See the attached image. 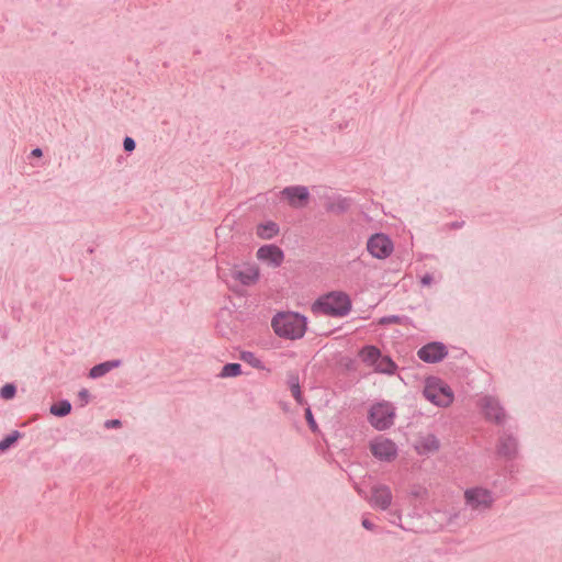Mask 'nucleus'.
Returning <instances> with one entry per match:
<instances>
[{"label": "nucleus", "instance_id": "1", "mask_svg": "<svg viewBox=\"0 0 562 562\" xmlns=\"http://www.w3.org/2000/svg\"><path fill=\"white\" fill-rule=\"evenodd\" d=\"M271 325L279 337L295 340L306 331V317L293 312L279 313L272 318Z\"/></svg>", "mask_w": 562, "mask_h": 562}, {"label": "nucleus", "instance_id": "2", "mask_svg": "<svg viewBox=\"0 0 562 562\" xmlns=\"http://www.w3.org/2000/svg\"><path fill=\"white\" fill-rule=\"evenodd\" d=\"M351 310L349 296L340 291H333L318 297L312 305L314 313H323L329 316L341 317Z\"/></svg>", "mask_w": 562, "mask_h": 562}, {"label": "nucleus", "instance_id": "3", "mask_svg": "<svg viewBox=\"0 0 562 562\" xmlns=\"http://www.w3.org/2000/svg\"><path fill=\"white\" fill-rule=\"evenodd\" d=\"M424 396L439 407H448L453 402V392L450 386L437 378L426 380Z\"/></svg>", "mask_w": 562, "mask_h": 562}, {"label": "nucleus", "instance_id": "4", "mask_svg": "<svg viewBox=\"0 0 562 562\" xmlns=\"http://www.w3.org/2000/svg\"><path fill=\"white\" fill-rule=\"evenodd\" d=\"M395 407L389 402L374 404L369 413L370 424L378 430H385L394 424Z\"/></svg>", "mask_w": 562, "mask_h": 562}, {"label": "nucleus", "instance_id": "5", "mask_svg": "<svg viewBox=\"0 0 562 562\" xmlns=\"http://www.w3.org/2000/svg\"><path fill=\"white\" fill-rule=\"evenodd\" d=\"M464 502L472 510L485 512L493 506L494 496L490 490L475 486L464 491Z\"/></svg>", "mask_w": 562, "mask_h": 562}, {"label": "nucleus", "instance_id": "6", "mask_svg": "<svg viewBox=\"0 0 562 562\" xmlns=\"http://www.w3.org/2000/svg\"><path fill=\"white\" fill-rule=\"evenodd\" d=\"M367 250L374 258L385 259L393 252L394 245L385 234H374L368 239Z\"/></svg>", "mask_w": 562, "mask_h": 562}, {"label": "nucleus", "instance_id": "7", "mask_svg": "<svg viewBox=\"0 0 562 562\" xmlns=\"http://www.w3.org/2000/svg\"><path fill=\"white\" fill-rule=\"evenodd\" d=\"M372 454L381 461H392L397 456L396 445L389 438L378 437L370 443Z\"/></svg>", "mask_w": 562, "mask_h": 562}, {"label": "nucleus", "instance_id": "8", "mask_svg": "<svg viewBox=\"0 0 562 562\" xmlns=\"http://www.w3.org/2000/svg\"><path fill=\"white\" fill-rule=\"evenodd\" d=\"M393 495L391 488L384 484H376L371 488V496L368 498L369 504L381 510H386L392 504Z\"/></svg>", "mask_w": 562, "mask_h": 562}, {"label": "nucleus", "instance_id": "9", "mask_svg": "<svg viewBox=\"0 0 562 562\" xmlns=\"http://www.w3.org/2000/svg\"><path fill=\"white\" fill-rule=\"evenodd\" d=\"M281 194L292 207L296 209L305 206L310 198L307 188L303 186L286 187L281 191Z\"/></svg>", "mask_w": 562, "mask_h": 562}, {"label": "nucleus", "instance_id": "10", "mask_svg": "<svg viewBox=\"0 0 562 562\" xmlns=\"http://www.w3.org/2000/svg\"><path fill=\"white\" fill-rule=\"evenodd\" d=\"M257 258L277 268L282 265L284 254L281 248L276 245H265L257 250Z\"/></svg>", "mask_w": 562, "mask_h": 562}, {"label": "nucleus", "instance_id": "11", "mask_svg": "<svg viewBox=\"0 0 562 562\" xmlns=\"http://www.w3.org/2000/svg\"><path fill=\"white\" fill-rule=\"evenodd\" d=\"M419 359L428 363H435L447 356L446 346L440 342H430L422 347L417 352Z\"/></svg>", "mask_w": 562, "mask_h": 562}, {"label": "nucleus", "instance_id": "12", "mask_svg": "<svg viewBox=\"0 0 562 562\" xmlns=\"http://www.w3.org/2000/svg\"><path fill=\"white\" fill-rule=\"evenodd\" d=\"M480 405L487 419L501 423L505 418L504 409L501 407L496 398L492 396H485L481 400Z\"/></svg>", "mask_w": 562, "mask_h": 562}, {"label": "nucleus", "instance_id": "13", "mask_svg": "<svg viewBox=\"0 0 562 562\" xmlns=\"http://www.w3.org/2000/svg\"><path fill=\"white\" fill-rule=\"evenodd\" d=\"M232 277L243 285H252L259 279V269L256 266H246L243 269L234 268Z\"/></svg>", "mask_w": 562, "mask_h": 562}, {"label": "nucleus", "instance_id": "14", "mask_svg": "<svg viewBox=\"0 0 562 562\" xmlns=\"http://www.w3.org/2000/svg\"><path fill=\"white\" fill-rule=\"evenodd\" d=\"M439 448L440 441L432 434H427L425 436L419 437L415 445V449L417 453L420 456L435 453L439 450Z\"/></svg>", "mask_w": 562, "mask_h": 562}, {"label": "nucleus", "instance_id": "15", "mask_svg": "<svg viewBox=\"0 0 562 562\" xmlns=\"http://www.w3.org/2000/svg\"><path fill=\"white\" fill-rule=\"evenodd\" d=\"M497 451H498V454H501L505 458L515 457L516 451H517L516 440L510 436L501 437Z\"/></svg>", "mask_w": 562, "mask_h": 562}, {"label": "nucleus", "instance_id": "16", "mask_svg": "<svg viewBox=\"0 0 562 562\" xmlns=\"http://www.w3.org/2000/svg\"><path fill=\"white\" fill-rule=\"evenodd\" d=\"M120 364H121L120 360L102 362L100 364L94 366L90 370L89 376L92 379L101 378L104 374H106L109 371H111L112 369L117 368Z\"/></svg>", "mask_w": 562, "mask_h": 562}, {"label": "nucleus", "instance_id": "17", "mask_svg": "<svg viewBox=\"0 0 562 562\" xmlns=\"http://www.w3.org/2000/svg\"><path fill=\"white\" fill-rule=\"evenodd\" d=\"M350 206V200L347 198H335L326 203V210L331 213L341 214Z\"/></svg>", "mask_w": 562, "mask_h": 562}, {"label": "nucleus", "instance_id": "18", "mask_svg": "<svg viewBox=\"0 0 562 562\" xmlns=\"http://www.w3.org/2000/svg\"><path fill=\"white\" fill-rule=\"evenodd\" d=\"M380 356V350L374 346H366L360 351V358L368 366H374Z\"/></svg>", "mask_w": 562, "mask_h": 562}, {"label": "nucleus", "instance_id": "19", "mask_svg": "<svg viewBox=\"0 0 562 562\" xmlns=\"http://www.w3.org/2000/svg\"><path fill=\"white\" fill-rule=\"evenodd\" d=\"M279 233V227L273 222L260 224L257 227V235L262 239H271Z\"/></svg>", "mask_w": 562, "mask_h": 562}, {"label": "nucleus", "instance_id": "20", "mask_svg": "<svg viewBox=\"0 0 562 562\" xmlns=\"http://www.w3.org/2000/svg\"><path fill=\"white\" fill-rule=\"evenodd\" d=\"M373 367L375 371L387 374L394 373L396 369V364L389 357L381 356Z\"/></svg>", "mask_w": 562, "mask_h": 562}, {"label": "nucleus", "instance_id": "21", "mask_svg": "<svg viewBox=\"0 0 562 562\" xmlns=\"http://www.w3.org/2000/svg\"><path fill=\"white\" fill-rule=\"evenodd\" d=\"M70 411H71V404L66 400L60 401L56 404H53L49 408L50 414H53L55 416H59V417L68 415L70 413Z\"/></svg>", "mask_w": 562, "mask_h": 562}, {"label": "nucleus", "instance_id": "22", "mask_svg": "<svg viewBox=\"0 0 562 562\" xmlns=\"http://www.w3.org/2000/svg\"><path fill=\"white\" fill-rule=\"evenodd\" d=\"M241 373V367L239 363H227L223 367L221 376L229 378L237 376Z\"/></svg>", "mask_w": 562, "mask_h": 562}, {"label": "nucleus", "instance_id": "23", "mask_svg": "<svg viewBox=\"0 0 562 562\" xmlns=\"http://www.w3.org/2000/svg\"><path fill=\"white\" fill-rule=\"evenodd\" d=\"M241 360L249 363L251 367L257 369H265L260 359H258L252 352L244 351L240 356Z\"/></svg>", "mask_w": 562, "mask_h": 562}, {"label": "nucleus", "instance_id": "24", "mask_svg": "<svg viewBox=\"0 0 562 562\" xmlns=\"http://www.w3.org/2000/svg\"><path fill=\"white\" fill-rule=\"evenodd\" d=\"M21 434L15 430L0 441V451L3 452L9 449L19 438Z\"/></svg>", "mask_w": 562, "mask_h": 562}, {"label": "nucleus", "instance_id": "25", "mask_svg": "<svg viewBox=\"0 0 562 562\" xmlns=\"http://www.w3.org/2000/svg\"><path fill=\"white\" fill-rule=\"evenodd\" d=\"M290 387H291L292 395L296 400V402L297 403H302L303 398H302V393H301V390H300V384H299V378L297 376L291 378V380H290Z\"/></svg>", "mask_w": 562, "mask_h": 562}, {"label": "nucleus", "instance_id": "26", "mask_svg": "<svg viewBox=\"0 0 562 562\" xmlns=\"http://www.w3.org/2000/svg\"><path fill=\"white\" fill-rule=\"evenodd\" d=\"M15 394V386L13 384H5L0 390V395L2 398L9 400L12 398Z\"/></svg>", "mask_w": 562, "mask_h": 562}, {"label": "nucleus", "instance_id": "27", "mask_svg": "<svg viewBox=\"0 0 562 562\" xmlns=\"http://www.w3.org/2000/svg\"><path fill=\"white\" fill-rule=\"evenodd\" d=\"M401 318L400 316L392 315V316H385L380 319V324L386 325V324H396L400 323Z\"/></svg>", "mask_w": 562, "mask_h": 562}, {"label": "nucleus", "instance_id": "28", "mask_svg": "<svg viewBox=\"0 0 562 562\" xmlns=\"http://www.w3.org/2000/svg\"><path fill=\"white\" fill-rule=\"evenodd\" d=\"M305 417H306V420H307L310 427L312 428V430H316L317 426H316V423H315V420L313 418V415H312V412H311L310 408H306Z\"/></svg>", "mask_w": 562, "mask_h": 562}, {"label": "nucleus", "instance_id": "29", "mask_svg": "<svg viewBox=\"0 0 562 562\" xmlns=\"http://www.w3.org/2000/svg\"><path fill=\"white\" fill-rule=\"evenodd\" d=\"M123 146L126 151H132L135 149V142L131 137H125V139L123 142Z\"/></svg>", "mask_w": 562, "mask_h": 562}, {"label": "nucleus", "instance_id": "30", "mask_svg": "<svg viewBox=\"0 0 562 562\" xmlns=\"http://www.w3.org/2000/svg\"><path fill=\"white\" fill-rule=\"evenodd\" d=\"M78 397L81 401V405L82 406L86 405L89 402V392H88V390L82 389L81 391H79Z\"/></svg>", "mask_w": 562, "mask_h": 562}, {"label": "nucleus", "instance_id": "31", "mask_svg": "<svg viewBox=\"0 0 562 562\" xmlns=\"http://www.w3.org/2000/svg\"><path fill=\"white\" fill-rule=\"evenodd\" d=\"M104 426L106 428H119L121 427V422L119 419H110L105 422Z\"/></svg>", "mask_w": 562, "mask_h": 562}, {"label": "nucleus", "instance_id": "32", "mask_svg": "<svg viewBox=\"0 0 562 562\" xmlns=\"http://www.w3.org/2000/svg\"><path fill=\"white\" fill-rule=\"evenodd\" d=\"M362 526L368 530H373L374 525L369 519H362Z\"/></svg>", "mask_w": 562, "mask_h": 562}, {"label": "nucleus", "instance_id": "33", "mask_svg": "<svg viewBox=\"0 0 562 562\" xmlns=\"http://www.w3.org/2000/svg\"><path fill=\"white\" fill-rule=\"evenodd\" d=\"M432 282V277L430 274H425L423 278H422V283L424 285H429L430 283Z\"/></svg>", "mask_w": 562, "mask_h": 562}, {"label": "nucleus", "instance_id": "34", "mask_svg": "<svg viewBox=\"0 0 562 562\" xmlns=\"http://www.w3.org/2000/svg\"><path fill=\"white\" fill-rule=\"evenodd\" d=\"M43 155V151L41 148H35L32 150V156L34 157H41Z\"/></svg>", "mask_w": 562, "mask_h": 562}, {"label": "nucleus", "instance_id": "35", "mask_svg": "<svg viewBox=\"0 0 562 562\" xmlns=\"http://www.w3.org/2000/svg\"><path fill=\"white\" fill-rule=\"evenodd\" d=\"M395 515H396L397 519L401 520V518H402L401 512H396Z\"/></svg>", "mask_w": 562, "mask_h": 562}]
</instances>
